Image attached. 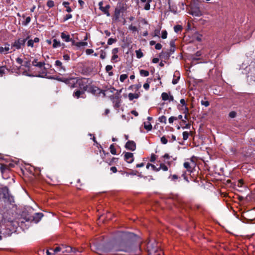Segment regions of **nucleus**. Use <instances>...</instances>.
I'll use <instances>...</instances> for the list:
<instances>
[{
  "label": "nucleus",
  "instance_id": "nucleus-1",
  "mask_svg": "<svg viewBox=\"0 0 255 255\" xmlns=\"http://www.w3.org/2000/svg\"><path fill=\"white\" fill-rule=\"evenodd\" d=\"M138 239L139 237L134 233L119 231L116 238V249L128 253L135 252L136 250L140 251L139 243H135Z\"/></svg>",
  "mask_w": 255,
  "mask_h": 255
},
{
  "label": "nucleus",
  "instance_id": "nucleus-2",
  "mask_svg": "<svg viewBox=\"0 0 255 255\" xmlns=\"http://www.w3.org/2000/svg\"><path fill=\"white\" fill-rule=\"evenodd\" d=\"M91 250L96 252L99 255H103V253L108 252L110 251L106 245L102 244L93 243L90 246Z\"/></svg>",
  "mask_w": 255,
  "mask_h": 255
},
{
  "label": "nucleus",
  "instance_id": "nucleus-3",
  "mask_svg": "<svg viewBox=\"0 0 255 255\" xmlns=\"http://www.w3.org/2000/svg\"><path fill=\"white\" fill-rule=\"evenodd\" d=\"M1 198L10 204L14 202L13 198L9 194V189L6 186L0 187V199Z\"/></svg>",
  "mask_w": 255,
  "mask_h": 255
},
{
  "label": "nucleus",
  "instance_id": "nucleus-4",
  "mask_svg": "<svg viewBox=\"0 0 255 255\" xmlns=\"http://www.w3.org/2000/svg\"><path fill=\"white\" fill-rule=\"evenodd\" d=\"M127 10L126 4L123 2H119L115 9L113 20L117 21L119 20L121 13H124Z\"/></svg>",
  "mask_w": 255,
  "mask_h": 255
},
{
  "label": "nucleus",
  "instance_id": "nucleus-5",
  "mask_svg": "<svg viewBox=\"0 0 255 255\" xmlns=\"http://www.w3.org/2000/svg\"><path fill=\"white\" fill-rule=\"evenodd\" d=\"M91 81L89 79L85 78H79L76 80V84L78 86L80 89L86 91L88 90V86L90 84Z\"/></svg>",
  "mask_w": 255,
  "mask_h": 255
},
{
  "label": "nucleus",
  "instance_id": "nucleus-6",
  "mask_svg": "<svg viewBox=\"0 0 255 255\" xmlns=\"http://www.w3.org/2000/svg\"><path fill=\"white\" fill-rule=\"evenodd\" d=\"M29 36L24 39L18 38L15 40L14 42L11 44V49H13V51H15V49H20L25 46V42L27 41Z\"/></svg>",
  "mask_w": 255,
  "mask_h": 255
},
{
  "label": "nucleus",
  "instance_id": "nucleus-7",
  "mask_svg": "<svg viewBox=\"0 0 255 255\" xmlns=\"http://www.w3.org/2000/svg\"><path fill=\"white\" fill-rule=\"evenodd\" d=\"M0 172L2 177L4 179H7L10 178L12 173L9 170V167L6 164L0 166Z\"/></svg>",
  "mask_w": 255,
  "mask_h": 255
},
{
  "label": "nucleus",
  "instance_id": "nucleus-8",
  "mask_svg": "<svg viewBox=\"0 0 255 255\" xmlns=\"http://www.w3.org/2000/svg\"><path fill=\"white\" fill-rule=\"evenodd\" d=\"M188 13L195 16H200L202 13L198 6L196 4L191 5L188 9Z\"/></svg>",
  "mask_w": 255,
  "mask_h": 255
},
{
  "label": "nucleus",
  "instance_id": "nucleus-9",
  "mask_svg": "<svg viewBox=\"0 0 255 255\" xmlns=\"http://www.w3.org/2000/svg\"><path fill=\"white\" fill-rule=\"evenodd\" d=\"M77 252L81 253L82 252V251H80L78 249L72 248L69 246L62 245V253H76Z\"/></svg>",
  "mask_w": 255,
  "mask_h": 255
},
{
  "label": "nucleus",
  "instance_id": "nucleus-10",
  "mask_svg": "<svg viewBox=\"0 0 255 255\" xmlns=\"http://www.w3.org/2000/svg\"><path fill=\"white\" fill-rule=\"evenodd\" d=\"M160 249L157 247L148 243L147 247V255H155Z\"/></svg>",
  "mask_w": 255,
  "mask_h": 255
},
{
  "label": "nucleus",
  "instance_id": "nucleus-11",
  "mask_svg": "<svg viewBox=\"0 0 255 255\" xmlns=\"http://www.w3.org/2000/svg\"><path fill=\"white\" fill-rule=\"evenodd\" d=\"M43 216V215L41 213H35L33 216H31L26 219L27 221H33L35 223H38Z\"/></svg>",
  "mask_w": 255,
  "mask_h": 255
},
{
  "label": "nucleus",
  "instance_id": "nucleus-12",
  "mask_svg": "<svg viewBox=\"0 0 255 255\" xmlns=\"http://www.w3.org/2000/svg\"><path fill=\"white\" fill-rule=\"evenodd\" d=\"M125 148L128 150L134 151L136 149V143L133 140H128L126 143Z\"/></svg>",
  "mask_w": 255,
  "mask_h": 255
},
{
  "label": "nucleus",
  "instance_id": "nucleus-13",
  "mask_svg": "<svg viewBox=\"0 0 255 255\" xmlns=\"http://www.w3.org/2000/svg\"><path fill=\"white\" fill-rule=\"evenodd\" d=\"M201 55V52L200 51H197L194 55L192 56L191 65H195L198 63V61L201 59L199 58Z\"/></svg>",
  "mask_w": 255,
  "mask_h": 255
},
{
  "label": "nucleus",
  "instance_id": "nucleus-14",
  "mask_svg": "<svg viewBox=\"0 0 255 255\" xmlns=\"http://www.w3.org/2000/svg\"><path fill=\"white\" fill-rule=\"evenodd\" d=\"M124 160L128 163H132L134 160L133 153L131 152H125Z\"/></svg>",
  "mask_w": 255,
  "mask_h": 255
},
{
  "label": "nucleus",
  "instance_id": "nucleus-15",
  "mask_svg": "<svg viewBox=\"0 0 255 255\" xmlns=\"http://www.w3.org/2000/svg\"><path fill=\"white\" fill-rule=\"evenodd\" d=\"M85 91L81 89L76 90L74 92L73 96L74 97L76 98L77 99H78L80 97L85 98V97L84 96V95H85Z\"/></svg>",
  "mask_w": 255,
  "mask_h": 255
},
{
  "label": "nucleus",
  "instance_id": "nucleus-16",
  "mask_svg": "<svg viewBox=\"0 0 255 255\" xmlns=\"http://www.w3.org/2000/svg\"><path fill=\"white\" fill-rule=\"evenodd\" d=\"M89 91L94 95H99L103 92V90L96 86H91L89 88Z\"/></svg>",
  "mask_w": 255,
  "mask_h": 255
},
{
  "label": "nucleus",
  "instance_id": "nucleus-17",
  "mask_svg": "<svg viewBox=\"0 0 255 255\" xmlns=\"http://www.w3.org/2000/svg\"><path fill=\"white\" fill-rule=\"evenodd\" d=\"M47 78L50 79H55L58 80V81L63 82L65 83L68 84L70 80H71L72 79H68L64 77H59L58 76H57L56 77H54L53 76H49Z\"/></svg>",
  "mask_w": 255,
  "mask_h": 255
},
{
  "label": "nucleus",
  "instance_id": "nucleus-18",
  "mask_svg": "<svg viewBox=\"0 0 255 255\" xmlns=\"http://www.w3.org/2000/svg\"><path fill=\"white\" fill-rule=\"evenodd\" d=\"M41 69H42L41 71L39 72V73L38 75L37 76V77L41 78H47L46 76L47 74V70L48 69V68H47L44 65Z\"/></svg>",
  "mask_w": 255,
  "mask_h": 255
},
{
  "label": "nucleus",
  "instance_id": "nucleus-19",
  "mask_svg": "<svg viewBox=\"0 0 255 255\" xmlns=\"http://www.w3.org/2000/svg\"><path fill=\"white\" fill-rule=\"evenodd\" d=\"M31 65L39 68H41L45 65V63L44 62H38L37 59H34L32 61Z\"/></svg>",
  "mask_w": 255,
  "mask_h": 255
},
{
  "label": "nucleus",
  "instance_id": "nucleus-20",
  "mask_svg": "<svg viewBox=\"0 0 255 255\" xmlns=\"http://www.w3.org/2000/svg\"><path fill=\"white\" fill-rule=\"evenodd\" d=\"M192 164L193 166H192L189 162H185L183 164V165L184 168L187 169V171H188L190 173H192L193 172L194 167L195 166V163H193Z\"/></svg>",
  "mask_w": 255,
  "mask_h": 255
},
{
  "label": "nucleus",
  "instance_id": "nucleus-21",
  "mask_svg": "<svg viewBox=\"0 0 255 255\" xmlns=\"http://www.w3.org/2000/svg\"><path fill=\"white\" fill-rule=\"evenodd\" d=\"M55 65L58 68L59 71L60 72H65L66 68L63 66L62 63L59 60H56L55 63Z\"/></svg>",
  "mask_w": 255,
  "mask_h": 255
},
{
  "label": "nucleus",
  "instance_id": "nucleus-22",
  "mask_svg": "<svg viewBox=\"0 0 255 255\" xmlns=\"http://www.w3.org/2000/svg\"><path fill=\"white\" fill-rule=\"evenodd\" d=\"M110 8V5L109 4L106 5L105 6H103L100 9L104 14H106L107 16H110V13L109 12V9Z\"/></svg>",
  "mask_w": 255,
  "mask_h": 255
},
{
  "label": "nucleus",
  "instance_id": "nucleus-23",
  "mask_svg": "<svg viewBox=\"0 0 255 255\" xmlns=\"http://www.w3.org/2000/svg\"><path fill=\"white\" fill-rule=\"evenodd\" d=\"M170 55L171 53H170L168 51H162L160 54V57L161 58H163L165 60L169 59Z\"/></svg>",
  "mask_w": 255,
  "mask_h": 255
},
{
  "label": "nucleus",
  "instance_id": "nucleus-24",
  "mask_svg": "<svg viewBox=\"0 0 255 255\" xmlns=\"http://www.w3.org/2000/svg\"><path fill=\"white\" fill-rule=\"evenodd\" d=\"M61 37L62 39L64 40L65 42H70L71 41V38L70 37L69 34H66L64 32H62L61 34Z\"/></svg>",
  "mask_w": 255,
  "mask_h": 255
},
{
  "label": "nucleus",
  "instance_id": "nucleus-25",
  "mask_svg": "<svg viewBox=\"0 0 255 255\" xmlns=\"http://www.w3.org/2000/svg\"><path fill=\"white\" fill-rule=\"evenodd\" d=\"M140 93H129L128 94V98L130 101L133 100L134 99H137L139 97Z\"/></svg>",
  "mask_w": 255,
  "mask_h": 255
},
{
  "label": "nucleus",
  "instance_id": "nucleus-26",
  "mask_svg": "<svg viewBox=\"0 0 255 255\" xmlns=\"http://www.w3.org/2000/svg\"><path fill=\"white\" fill-rule=\"evenodd\" d=\"M180 103L181 105L180 104H178L177 105V109L179 110H182V109H181V107H186V106H187V104L186 103V102L185 101V100L184 99H182L180 100Z\"/></svg>",
  "mask_w": 255,
  "mask_h": 255
},
{
  "label": "nucleus",
  "instance_id": "nucleus-27",
  "mask_svg": "<svg viewBox=\"0 0 255 255\" xmlns=\"http://www.w3.org/2000/svg\"><path fill=\"white\" fill-rule=\"evenodd\" d=\"M70 3L68 1H63L62 3V5L66 8V11L68 12H70L72 11L71 8L69 6Z\"/></svg>",
  "mask_w": 255,
  "mask_h": 255
},
{
  "label": "nucleus",
  "instance_id": "nucleus-28",
  "mask_svg": "<svg viewBox=\"0 0 255 255\" xmlns=\"http://www.w3.org/2000/svg\"><path fill=\"white\" fill-rule=\"evenodd\" d=\"M144 124V128L145 129H146L147 131L151 130L152 128V125L149 122H144L143 123Z\"/></svg>",
  "mask_w": 255,
  "mask_h": 255
},
{
  "label": "nucleus",
  "instance_id": "nucleus-29",
  "mask_svg": "<svg viewBox=\"0 0 255 255\" xmlns=\"http://www.w3.org/2000/svg\"><path fill=\"white\" fill-rule=\"evenodd\" d=\"M53 43L52 47L54 48L59 47L61 45L60 43V42L59 41H58L56 39H54L53 40Z\"/></svg>",
  "mask_w": 255,
  "mask_h": 255
},
{
  "label": "nucleus",
  "instance_id": "nucleus-30",
  "mask_svg": "<svg viewBox=\"0 0 255 255\" xmlns=\"http://www.w3.org/2000/svg\"><path fill=\"white\" fill-rule=\"evenodd\" d=\"M149 167H151V168H152V170L153 171H159V169H157V168L154 165L148 163L147 164L146 167L147 169H149Z\"/></svg>",
  "mask_w": 255,
  "mask_h": 255
},
{
  "label": "nucleus",
  "instance_id": "nucleus-31",
  "mask_svg": "<svg viewBox=\"0 0 255 255\" xmlns=\"http://www.w3.org/2000/svg\"><path fill=\"white\" fill-rule=\"evenodd\" d=\"M119 160L118 158L113 157L110 160L107 161L106 162L108 163L109 165H112L114 164L115 163H116Z\"/></svg>",
  "mask_w": 255,
  "mask_h": 255
},
{
  "label": "nucleus",
  "instance_id": "nucleus-32",
  "mask_svg": "<svg viewBox=\"0 0 255 255\" xmlns=\"http://www.w3.org/2000/svg\"><path fill=\"white\" fill-rule=\"evenodd\" d=\"M140 74L141 76L143 77H147L149 73V72L147 70L141 69L139 71Z\"/></svg>",
  "mask_w": 255,
  "mask_h": 255
},
{
  "label": "nucleus",
  "instance_id": "nucleus-33",
  "mask_svg": "<svg viewBox=\"0 0 255 255\" xmlns=\"http://www.w3.org/2000/svg\"><path fill=\"white\" fill-rule=\"evenodd\" d=\"M110 149L111 153L113 155H116L117 154L116 149L115 147L114 144H112L110 146Z\"/></svg>",
  "mask_w": 255,
  "mask_h": 255
},
{
  "label": "nucleus",
  "instance_id": "nucleus-34",
  "mask_svg": "<svg viewBox=\"0 0 255 255\" xmlns=\"http://www.w3.org/2000/svg\"><path fill=\"white\" fill-rule=\"evenodd\" d=\"M169 95L167 93L163 92L161 94V98L163 101H167L169 99Z\"/></svg>",
  "mask_w": 255,
  "mask_h": 255
},
{
  "label": "nucleus",
  "instance_id": "nucleus-35",
  "mask_svg": "<svg viewBox=\"0 0 255 255\" xmlns=\"http://www.w3.org/2000/svg\"><path fill=\"white\" fill-rule=\"evenodd\" d=\"M121 90L118 92H117L115 95L111 96L110 97L111 99H120V93L121 92Z\"/></svg>",
  "mask_w": 255,
  "mask_h": 255
},
{
  "label": "nucleus",
  "instance_id": "nucleus-36",
  "mask_svg": "<svg viewBox=\"0 0 255 255\" xmlns=\"http://www.w3.org/2000/svg\"><path fill=\"white\" fill-rule=\"evenodd\" d=\"M182 29V27L180 25H176L174 27V30L175 32L177 33L181 31Z\"/></svg>",
  "mask_w": 255,
  "mask_h": 255
},
{
  "label": "nucleus",
  "instance_id": "nucleus-37",
  "mask_svg": "<svg viewBox=\"0 0 255 255\" xmlns=\"http://www.w3.org/2000/svg\"><path fill=\"white\" fill-rule=\"evenodd\" d=\"M135 53H136V57L137 58H140L142 57H143V54L140 49L136 50Z\"/></svg>",
  "mask_w": 255,
  "mask_h": 255
},
{
  "label": "nucleus",
  "instance_id": "nucleus-38",
  "mask_svg": "<svg viewBox=\"0 0 255 255\" xmlns=\"http://www.w3.org/2000/svg\"><path fill=\"white\" fill-rule=\"evenodd\" d=\"M76 46L80 47L81 46H86L88 45V43L87 42H84V41H80V42H77L76 43Z\"/></svg>",
  "mask_w": 255,
  "mask_h": 255
},
{
  "label": "nucleus",
  "instance_id": "nucleus-39",
  "mask_svg": "<svg viewBox=\"0 0 255 255\" xmlns=\"http://www.w3.org/2000/svg\"><path fill=\"white\" fill-rule=\"evenodd\" d=\"M169 179H170L171 181H175L179 178V177L176 174L170 175L169 177Z\"/></svg>",
  "mask_w": 255,
  "mask_h": 255
},
{
  "label": "nucleus",
  "instance_id": "nucleus-40",
  "mask_svg": "<svg viewBox=\"0 0 255 255\" xmlns=\"http://www.w3.org/2000/svg\"><path fill=\"white\" fill-rule=\"evenodd\" d=\"M158 121L162 123H164L165 124H166V117L164 116H162L158 118Z\"/></svg>",
  "mask_w": 255,
  "mask_h": 255
},
{
  "label": "nucleus",
  "instance_id": "nucleus-41",
  "mask_svg": "<svg viewBox=\"0 0 255 255\" xmlns=\"http://www.w3.org/2000/svg\"><path fill=\"white\" fill-rule=\"evenodd\" d=\"M157 169H159V171L160 170V169H162L163 171H167L168 170V167L166 165H165L163 163H161L160 164V166L159 168H157Z\"/></svg>",
  "mask_w": 255,
  "mask_h": 255
},
{
  "label": "nucleus",
  "instance_id": "nucleus-42",
  "mask_svg": "<svg viewBox=\"0 0 255 255\" xmlns=\"http://www.w3.org/2000/svg\"><path fill=\"white\" fill-rule=\"evenodd\" d=\"M46 4L49 8H51L54 6V2L52 0H48Z\"/></svg>",
  "mask_w": 255,
  "mask_h": 255
},
{
  "label": "nucleus",
  "instance_id": "nucleus-43",
  "mask_svg": "<svg viewBox=\"0 0 255 255\" xmlns=\"http://www.w3.org/2000/svg\"><path fill=\"white\" fill-rule=\"evenodd\" d=\"M183 134V139L184 140H186L188 137H189V133L188 131H184L182 133Z\"/></svg>",
  "mask_w": 255,
  "mask_h": 255
},
{
  "label": "nucleus",
  "instance_id": "nucleus-44",
  "mask_svg": "<svg viewBox=\"0 0 255 255\" xmlns=\"http://www.w3.org/2000/svg\"><path fill=\"white\" fill-rule=\"evenodd\" d=\"M5 66H0V76L2 77L5 74Z\"/></svg>",
  "mask_w": 255,
  "mask_h": 255
},
{
  "label": "nucleus",
  "instance_id": "nucleus-45",
  "mask_svg": "<svg viewBox=\"0 0 255 255\" xmlns=\"http://www.w3.org/2000/svg\"><path fill=\"white\" fill-rule=\"evenodd\" d=\"M54 253H58L59 252H62V245L59 247H56L54 250L51 249Z\"/></svg>",
  "mask_w": 255,
  "mask_h": 255
},
{
  "label": "nucleus",
  "instance_id": "nucleus-46",
  "mask_svg": "<svg viewBox=\"0 0 255 255\" xmlns=\"http://www.w3.org/2000/svg\"><path fill=\"white\" fill-rule=\"evenodd\" d=\"M128 78V75L122 74L120 77V80L121 82H123Z\"/></svg>",
  "mask_w": 255,
  "mask_h": 255
},
{
  "label": "nucleus",
  "instance_id": "nucleus-47",
  "mask_svg": "<svg viewBox=\"0 0 255 255\" xmlns=\"http://www.w3.org/2000/svg\"><path fill=\"white\" fill-rule=\"evenodd\" d=\"M22 66L29 69L31 66L30 61L28 60V61H25L24 64L22 65Z\"/></svg>",
  "mask_w": 255,
  "mask_h": 255
},
{
  "label": "nucleus",
  "instance_id": "nucleus-48",
  "mask_svg": "<svg viewBox=\"0 0 255 255\" xmlns=\"http://www.w3.org/2000/svg\"><path fill=\"white\" fill-rule=\"evenodd\" d=\"M30 20H31L30 17L28 16L26 18L25 20L24 21L22 22V24L24 25H26L30 22Z\"/></svg>",
  "mask_w": 255,
  "mask_h": 255
},
{
  "label": "nucleus",
  "instance_id": "nucleus-49",
  "mask_svg": "<svg viewBox=\"0 0 255 255\" xmlns=\"http://www.w3.org/2000/svg\"><path fill=\"white\" fill-rule=\"evenodd\" d=\"M160 141L163 144H166L168 142L167 139L165 136H163L161 137Z\"/></svg>",
  "mask_w": 255,
  "mask_h": 255
},
{
  "label": "nucleus",
  "instance_id": "nucleus-50",
  "mask_svg": "<svg viewBox=\"0 0 255 255\" xmlns=\"http://www.w3.org/2000/svg\"><path fill=\"white\" fill-rule=\"evenodd\" d=\"M237 116V113L235 111H231L229 113V116L231 118H234Z\"/></svg>",
  "mask_w": 255,
  "mask_h": 255
},
{
  "label": "nucleus",
  "instance_id": "nucleus-51",
  "mask_svg": "<svg viewBox=\"0 0 255 255\" xmlns=\"http://www.w3.org/2000/svg\"><path fill=\"white\" fill-rule=\"evenodd\" d=\"M117 41L116 39H114L112 38H110L108 40V45H112L113 43L116 42Z\"/></svg>",
  "mask_w": 255,
  "mask_h": 255
},
{
  "label": "nucleus",
  "instance_id": "nucleus-52",
  "mask_svg": "<svg viewBox=\"0 0 255 255\" xmlns=\"http://www.w3.org/2000/svg\"><path fill=\"white\" fill-rule=\"evenodd\" d=\"M138 173V171L136 170H130L129 172H127V175H136Z\"/></svg>",
  "mask_w": 255,
  "mask_h": 255
},
{
  "label": "nucleus",
  "instance_id": "nucleus-53",
  "mask_svg": "<svg viewBox=\"0 0 255 255\" xmlns=\"http://www.w3.org/2000/svg\"><path fill=\"white\" fill-rule=\"evenodd\" d=\"M141 85L140 84L132 85L130 86V88L134 87L135 91H138L141 88Z\"/></svg>",
  "mask_w": 255,
  "mask_h": 255
},
{
  "label": "nucleus",
  "instance_id": "nucleus-54",
  "mask_svg": "<svg viewBox=\"0 0 255 255\" xmlns=\"http://www.w3.org/2000/svg\"><path fill=\"white\" fill-rule=\"evenodd\" d=\"M181 111L185 115H188L189 114V108L187 107V106L184 107V109H182Z\"/></svg>",
  "mask_w": 255,
  "mask_h": 255
},
{
  "label": "nucleus",
  "instance_id": "nucleus-55",
  "mask_svg": "<svg viewBox=\"0 0 255 255\" xmlns=\"http://www.w3.org/2000/svg\"><path fill=\"white\" fill-rule=\"evenodd\" d=\"M100 52H101V53H100V58L101 59H105V57H106V52L104 51L103 50H101Z\"/></svg>",
  "mask_w": 255,
  "mask_h": 255
},
{
  "label": "nucleus",
  "instance_id": "nucleus-56",
  "mask_svg": "<svg viewBox=\"0 0 255 255\" xmlns=\"http://www.w3.org/2000/svg\"><path fill=\"white\" fill-rule=\"evenodd\" d=\"M156 158V156L154 153H152L150 156V161L151 162H154Z\"/></svg>",
  "mask_w": 255,
  "mask_h": 255
},
{
  "label": "nucleus",
  "instance_id": "nucleus-57",
  "mask_svg": "<svg viewBox=\"0 0 255 255\" xmlns=\"http://www.w3.org/2000/svg\"><path fill=\"white\" fill-rule=\"evenodd\" d=\"M128 28L129 30L132 31L133 32L137 31V28L136 26H133L132 25H130L129 26Z\"/></svg>",
  "mask_w": 255,
  "mask_h": 255
},
{
  "label": "nucleus",
  "instance_id": "nucleus-58",
  "mask_svg": "<svg viewBox=\"0 0 255 255\" xmlns=\"http://www.w3.org/2000/svg\"><path fill=\"white\" fill-rule=\"evenodd\" d=\"M167 36V32L166 30H163L162 31L161 37L162 39H166Z\"/></svg>",
  "mask_w": 255,
  "mask_h": 255
},
{
  "label": "nucleus",
  "instance_id": "nucleus-59",
  "mask_svg": "<svg viewBox=\"0 0 255 255\" xmlns=\"http://www.w3.org/2000/svg\"><path fill=\"white\" fill-rule=\"evenodd\" d=\"M201 103L202 105H204L206 107L209 106L210 105V103H209V101H208L202 100L201 101Z\"/></svg>",
  "mask_w": 255,
  "mask_h": 255
},
{
  "label": "nucleus",
  "instance_id": "nucleus-60",
  "mask_svg": "<svg viewBox=\"0 0 255 255\" xmlns=\"http://www.w3.org/2000/svg\"><path fill=\"white\" fill-rule=\"evenodd\" d=\"M72 17V15L71 14H66V16L64 17L63 21H65L71 18Z\"/></svg>",
  "mask_w": 255,
  "mask_h": 255
},
{
  "label": "nucleus",
  "instance_id": "nucleus-61",
  "mask_svg": "<svg viewBox=\"0 0 255 255\" xmlns=\"http://www.w3.org/2000/svg\"><path fill=\"white\" fill-rule=\"evenodd\" d=\"M33 41L32 40V39H30L27 42V46L28 47H33Z\"/></svg>",
  "mask_w": 255,
  "mask_h": 255
},
{
  "label": "nucleus",
  "instance_id": "nucleus-62",
  "mask_svg": "<svg viewBox=\"0 0 255 255\" xmlns=\"http://www.w3.org/2000/svg\"><path fill=\"white\" fill-rule=\"evenodd\" d=\"M176 120H177L176 117H173V116L170 117L168 119V121L170 124L173 123L174 121H176Z\"/></svg>",
  "mask_w": 255,
  "mask_h": 255
},
{
  "label": "nucleus",
  "instance_id": "nucleus-63",
  "mask_svg": "<svg viewBox=\"0 0 255 255\" xmlns=\"http://www.w3.org/2000/svg\"><path fill=\"white\" fill-rule=\"evenodd\" d=\"M159 32H160V30L158 29H155V30L154 31V34L152 35V36H154V37L158 36L159 37Z\"/></svg>",
  "mask_w": 255,
  "mask_h": 255
},
{
  "label": "nucleus",
  "instance_id": "nucleus-64",
  "mask_svg": "<svg viewBox=\"0 0 255 255\" xmlns=\"http://www.w3.org/2000/svg\"><path fill=\"white\" fill-rule=\"evenodd\" d=\"M186 171H184L183 172V173L182 174L181 176L183 177L184 179L185 180H186L187 182H189V180L188 179V177L186 175Z\"/></svg>",
  "mask_w": 255,
  "mask_h": 255
}]
</instances>
